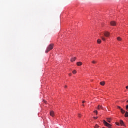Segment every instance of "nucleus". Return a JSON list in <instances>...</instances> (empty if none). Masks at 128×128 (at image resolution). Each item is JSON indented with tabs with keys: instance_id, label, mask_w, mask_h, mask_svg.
Masks as SVG:
<instances>
[{
	"instance_id": "1",
	"label": "nucleus",
	"mask_w": 128,
	"mask_h": 128,
	"mask_svg": "<svg viewBox=\"0 0 128 128\" xmlns=\"http://www.w3.org/2000/svg\"><path fill=\"white\" fill-rule=\"evenodd\" d=\"M54 48V44H50L47 48L46 50V54H48V52H50V50H52Z\"/></svg>"
},
{
	"instance_id": "2",
	"label": "nucleus",
	"mask_w": 128,
	"mask_h": 128,
	"mask_svg": "<svg viewBox=\"0 0 128 128\" xmlns=\"http://www.w3.org/2000/svg\"><path fill=\"white\" fill-rule=\"evenodd\" d=\"M103 122L106 126H108V128H112V125L110 124H108V122H106V120H104Z\"/></svg>"
},
{
	"instance_id": "3",
	"label": "nucleus",
	"mask_w": 128,
	"mask_h": 128,
	"mask_svg": "<svg viewBox=\"0 0 128 128\" xmlns=\"http://www.w3.org/2000/svg\"><path fill=\"white\" fill-rule=\"evenodd\" d=\"M104 35L106 38H108L110 36V32H108V31L104 32Z\"/></svg>"
},
{
	"instance_id": "4",
	"label": "nucleus",
	"mask_w": 128,
	"mask_h": 128,
	"mask_svg": "<svg viewBox=\"0 0 128 128\" xmlns=\"http://www.w3.org/2000/svg\"><path fill=\"white\" fill-rule=\"evenodd\" d=\"M111 26H116V22L114 21H112L110 22Z\"/></svg>"
},
{
	"instance_id": "5",
	"label": "nucleus",
	"mask_w": 128,
	"mask_h": 128,
	"mask_svg": "<svg viewBox=\"0 0 128 128\" xmlns=\"http://www.w3.org/2000/svg\"><path fill=\"white\" fill-rule=\"evenodd\" d=\"M120 125L122 126H124V121L122 120H120Z\"/></svg>"
},
{
	"instance_id": "6",
	"label": "nucleus",
	"mask_w": 128,
	"mask_h": 128,
	"mask_svg": "<svg viewBox=\"0 0 128 128\" xmlns=\"http://www.w3.org/2000/svg\"><path fill=\"white\" fill-rule=\"evenodd\" d=\"M50 116H54V111H50Z\"/></svg>"
},
{
	"instance_id": "7",
	"label": "nucleus",
	"mask_w": 128,
	"mask_h": 128,
	"mask_svg": "<svg viewBox=\"0 0 128 128\" xmlns=\"http://www.w3.org/2000/svg\"><path fill=\"white\" fill-rule=\"evenodd\" d=\"M76 60V57H73L70 59V61L71 62H74V60Z\"/></svg>"
},
{
	"instance_id": "8",
	"label": "nucleus",
	"mask_w": 128,
	"mask_h": 128,
	"mask_svg": "<svg viewBox=\"0 0 128 128\" xmlns=\"http://www.w3.org/2000/svg\"><path fill=\"white\" fill-rule=\"evenodd\" d=\"M76 64L80 66H82V62H79L76 63Z\"/></svg>"
},
{
	"instance_id": "9",
	"label": "nucleus",
	"mask_w": 128,
	"mask_h": 128,
	"mask_svg": "<svg viewBox=\"0 0 128 128\" xmlns=\"http://www.w3.org/2000/svg\"><path fill=\"white\" fill-rule=\"evenodd\" d=\"M98 110H100V109H102V106H100V105H98V108H97Z\"/></svg>"
},
{
	"instance_id": "10",
	"label": "nucleus",
	"mask_w": 128,
	"mask_h": 128,
	"mask_svg": "<svg viewBox=\"0 0 128 128\" xmlns=\"http://www.w3.org/2000/svg\"><path fill=\"white\" fill-rule=\"evenodd\" d=\"M120 112H121L122 114H124V112H126L122 108L120 109Z\"/></svg>"
},
{
	"instance_id": "11",
	"label": "nucleus",
	"mask_w": 128,
	"mask_h": 128,
	"mask_svg": "<svg viewBox=\"0 0 128 128\" xmlns=\"http://www.w3.org/2000/svg\"><path fill=\"white\" fill-rule=\"evenodd\" d=\"M110 120H112V118H107L106 122H110Z\"/></svg>"
},
{
	"instance_id": "12",
	"label": "nucleus",
	"mask_w": 128,
	"mask_h": 128,
	"mask_svg": "<svg viewBox=\"0 0 128 128\" xmlns=\"http://www.w3.org/2000/svg\"><path fill=\"white\" fill-rule=\"evenodd\" d=\"M97 42L98 44H100V42H102V40H100V39H98L97 40Z\"/></svg>"
},
{
	"instance_id": "13",
	"label": "nucleus",
	"mask_w": 128,
	"mask_h": 128,
	"mask_svg": "<svg viewBox=\"0 0 128 128\" xmlns=\"http://www.w3.org/2000/svg\"><path fill=\"white\" fill-rule=\"evenodd\" d=\"M124 116L126 118H127L128 116V112H126L125 114H124Z\"/></svg>"
},
{
	"instance_id": "14",
	"label": "nucleus",
	"mask_w": 128,
	"mask_h": 128,
	"mask_svg": "<svg viewBox=\"0 0 128 128\" xmlns=\"http://www.w3.org/2000/svg\"><path fill=\"white\" fill-rule=\"evenodd\" d=\"M104 82H100V84L101 85V86H104Z\"/></svg>"
},
{
	"instance_id": "15",
	"label": "nucleus",
	"mask_w": 128,
	"mask_h": 128,
	"mask_svg": "<svg viewBox=\"0 0 128 128\" xmlns=\"http://www.w3.org/2000/svg\"><path fill=\"white\" fill-rule=\"evenodd\" d=\"M117 40H122V38H120V37H118L117 38Z\"/></svg>"
},
{
	"instance_id": "16",
	"label": "nucleus",
	"mask_w": 128,
	"mask_h": 128,
	"mask_svg": "<svg viewBox=\"0 0 128 128\" xmlns=\"http://www.w3.org/2000/svg\"><path fill=\"white\" fill-rule=\"evenodd\" d=\"M101 38L102 40H106V38H104L101 36Z\"/></svg>"
},
{
	"instance_id": "17",
	"label": "nucleus",
	"mask_w": 128,
	"mask_h": 128,
	"mask_svg": "<svg viewBox=\"0 0 128 128\" xmlns=\"http://www.w3.org/2000/svg\"><path fill=\"white\" fill-rule=\"evenodd\" d=\"M72 74H76V70H74L72 71Z\"/></svg>"
},
{
	"instance_id": "18",
	"label": "nucleus",
	"mask_w": 128,
	"mask_h": 128,
	"mask_svg": "<svg viewBox=\"0 0 128 128\" xmlns=\"http://www.w3.org/2000/svg\"><path fill=\"white\" fill-rule=\"evenodd\" d=\"M94 112H95V114H98V110H94Z\"/></svg>"
},
{
	"instance_id": "19",
	"label": "nucleus",
	"mask_w": 128,
	"mask_h": 128,
	"mask_svg": "<svg viewBox=\"0 0 128 128\" xmlns=\"http://www.w3.org/2000/svg\"><path fill=\"white\" fill-rule=\"evenodd\" d=\"M116 126H120V123L118 122H116Z\"/></svg>"
},
{
	"instance_id": "20",
	"label": "nucleus",
	"mask_w": 128,
	"mask_h": 128,
	"mask_svg": "<svg viewBox=\"0 0 128 128\" xmlns=\"http://www.w3.org/2000/svg\"><path fill=\"white\" fill-rule=\"evenodd\" d=\"M94 128H98V124H96L95 126H94Z\"/></svg>"
},
{
	"instance_id": "21",
	"label": "nucleus",
	"mask_w": 128,
	"mask_h": 128,
	"mask_svg": "<svg viewBox=\"0 0 128 128\" xmlns=\"http://www.w3.org/2000/svg\"><path fill=\"white\" fill-rule=\"evenodd\" d=\"M117 108H118L119 110L122 109V108H120V106H117Z\"/></svg>"
},
{
	"instance_id": "22",
	"label": "nucleus",
	"mask_w": 128,
	"mask_h": 128,
	"mask_svg": "<svg viewBox=\"0 0 128 128\" xmlns=\"http://www.w3.org/2000/svg\"><path fill=\"white\" fill-rule=\"evenodd\" d=\"M96 61H94V60L92 61V64H96Z\"/></svg>"
},
{
	"instance_id": "23",
	"label": "nucleus",
	"mask_w": 128,
	"mask_h": 128,
	"mask_svg": "<svg viewBox=\"0 0 128 128\" xmlns=\"http://www.w3.org/2000/svg\"><path fill=\"white\" fill-rule=\"evenodd\" d=\"M126 110H128V105H126Z\"/></svg>"
},
{
	"instance_id": "24",
	"label": "nucleus",
	"mask_w": 128,
	"mask_h": 128,
	"mask_svg": "<svg viewBox=\"0 0 128 128\" xmlns=\"http://www.w3.org/2000/svg\"><path fill=\"white\" fill-rule=\"evenodd\" d=\"M94 118H95V120H96L98 118V117H94Z\"/></svg>"
},
{
	"instance_id": "25",
	"label": "nucleus",
	"mask_w": 128,
	"mask_h": 128,
	"mask_svg": "<svg viewBox=\"0 0 128 128\" xmlns=\"http://www.w3.org/2000/svg\"><path fill=\"white\" fill-rule=\"evenodd\" d=\"M126 89L128 88V86H126Z\"/></svg>"
},
{
	"instance_id": "26",
	"label": "nucleus",
	"mask_w": 128,
	"mask_h": 128,
	"mask_svg": "<svg viewBox=\"0 0 128 128\" xmlns=\"http://www.w3.org/2000/svg\"><path fill=\"white\" fill-rule=\"evenodd\" d=\"M69 76H72V74H69Z\"/></svg>"
},
{
	"instance_id": "27",
	"label": "nucleus",
	"mask_w": 128,
	"mask_h": 128,
	"mask_svg": "<svg viewBox=\"0 0 128 128\" xmlns=\"http://www.w3.org/2000/svg\"><path fill=\"white\" fill-rule=\"evenodd\" d=\"M82 104H84V101H83V102H82Z\"/></svg>"
},
{
	"instance_id": "28",
	"label": "nucleus",
	"mask_w": 128,
	"mask_h": 128,
	"mask_svg": "<svg viewBox=\"0 0 128 128\" xmlns=\"http://www.w3.org/2000/svg\"><path fill=\"white\" fill-rule=\"evenodd\" d=\"M78 116H80V114H79Z\"/></svg>"
},
{
	"instance_id": "29",
	"label": "nucleus",
	"mask_w": 128,
	"mask_h": 128,
	"mask_svg": "<svg viewBox=\"0 0 128 128\" xmlns=\"http://www.w3.org/2000/svg\"><path fill=\"white\" fill-rule=\"evenodd\" d=\"M126 102H128V100L126 101Z\"/></svg>"
},
{
	"instance_id": "30",
	"label": "nucleus",
	"mask_w": 128,
	"mask_h": 128,
	"mask_svg": "<svg viewBox=\"0 0 128 128\" xmlns=\"http://www.w3.org/2000/svg\"><path fill=\"white\" fill-rule=\"evenodd\" d=\"M66 88V86H65V88Z\"/></svg>"
},
{
	"instance_id": "31",
	"label": "nucleus",
	"mask_w": 128,
	"mask_h": 128,
	"mask_svg": "<svg viewBox=\"0 0 128 128\" xmlns=\"http://www.w3.org/2000/svg\"><path fill=\"white\" fill-rule=\"evenodd\" d=\"M102 128H104V127H103Z\"/></svg>"
}]
</instances>
